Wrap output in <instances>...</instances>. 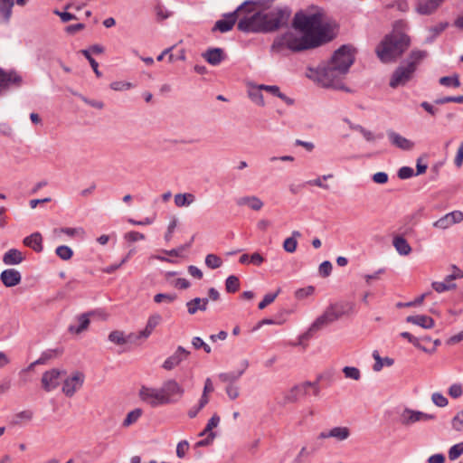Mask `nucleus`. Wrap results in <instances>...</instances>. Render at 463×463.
I'll return each instance as SVG.
<instances>
[{
    "label": "nucleus",
    "instance_id": "64",
    "mask_svg": "<svg viewBox=\"0 0 463 463\" xmlns=\"http://www.w3.org/2000/svg\"><path fill=\"white\" fill-rule=\"evenodd\" d=\"M124 238L128 241L135 242V241H137L144 240L145 239V235L143 233L138 232L132 231V232H127L125 234Z\"/></svg>",
    "mask_w": 463,
    "mask_h": 463
},
{
    "label": "nucleus",
    "instance_id": "12",
    "mask_svg": "<svg viewBox=\"0 0 463 463\" xmlns=\"http://www.w3.org/2000/svg\"><path fill=\"white\" fill-rule=\"evenodd\" d=\"M435 419L436 416L434 414H430L420 411L405 408L401 413L400 421L404 426H411L417 422L428 421Z\"/></svg>",
    "mask_w": 463,
    "mask_h": 463
},
{
    "label": "nucleus",
    "instance_id": "33",
    "mask_svg": "<svg viewBox=\"0 0 463 463\" xmlns=\"http://www.w3.org/2000/svg\"><path fill=\"white\" fill-rule=\"evenodd\" d=\"M195 201L194 194L191 193L176 194L175 195V204L177 207H188Z\"/></svg>",
    "mask_w": 463,
    "mask_h": 463
},
{
    "label": "nucleus",
    "instance_id": "16",
    "mask_svg": "<svg viewBox=\"0 0 463 463\" xmlns=\"http://www.w3.org/2000/svg\"><path fill=\"white\" fill-rule=\"evenodd\" d=\"M462 221L463 213L461 211L456 210L438 219L436 222L432 223V226L439 230H446L456 223L461 222Z\"/></svg>",
    "mask_w": 463,
    "mask_h": 463
},
{
    "label": "nucleus",
    "instance_id": "52",
    "mask_svg": "<svg viewBox=\"0 0 463 463\" xmlns=\"http://www.w3.org/2000/svg\"><path fill=\"white\" fill-rule=\"evenodd\" d=\"M431 401L436 406L440 408L446 407L449 403L448 399L440 392H433Z\"/></svg>",
    "mask_w": 463,
    "mask_h": 463
},
{
    "label": "nucleus",
    "instance_id": "26",
    "mask_svg": "<svg viewBox=\"0 0 463 463\" xmlns=\"http://www.w3.org/2000/svg\"><path fill=\"white\" fill-rule=\"evenodd\" d=\"M310 386L311 382H304L294 386L286 396V400L289 402L298 401L299 397L305 396L307 393V390L310 388Z\"/></svg>",
    "mask_w": 463,
    "mask_h": 463
},
{
    "label": "nucleus",
    "instance_id": "44",
    "mask_svg": "<svg viewBox=\"0 0 463 463\" xmlns=\"http://www.w3.org/2000/svg\"><path fill=\"white\" fill-rule=\"evenodd\" d=\"M222 260L216 254L210 253L205 257V265L212 269H218L222 266Z\"/></svg>",
    "mask_w": 463,
    "mask_h": 463
},
{
    "label": "nucleus",
    "instance_id": "21",
    "mask_svg": "<svg viewBox=\"0 0 463 463\" xmlns=\"http://www.w3.org/2000/svg\"><path fill=\"white\" fill-rule=\"evenodd\" d=\"M0 280L5 287L12 288L21 282L22 275L17 269H7L1 272Z\"/></svg>",
    "mask_w": 463,
    "mask_h": 463
},
{
    "label": "nucleus",
    "instance_id": "34",
    "mask_svg": "<svg viewBox=\"0 0 463 463\" xmlns=\"http://www.w3.org/2000/svg\"><path fill=\"white\" fill-rule=\"evenodd\" d=\"M373 357L375 361L374 364L373 365V370L374 372H380L383 367L385 366H392L394 364V361L392 358L385 357L382 358L378 353V351L373 352Z\"/></svg>",
    "mask_w": 463,
    "mask_h": 463
},
{
    "label": "nucleus",
    "instance_id": "9",
    "mask_svg": "<svg viewBox=\"0 0 463 463\" xmlns=\"http://www.w3.org/2000/svg\"><path fill=\"white\" fill-rule=\"evenodd\" d=\"M237 28L243 33H265L260 12L240 19Z\"/></svg>",
    "mask_w": 463,
    "mask_h": 463
},
{
    "label": "nucleus",
    "instance_id": "17",
    "mask_svg": "<svg viewBox=\"0 0 463 463\" xmlns=\"http://www.w3.org/2000/svg\"><path fill=\"white\" fill-rule=\"evenodd\" d=\"M189 355L190 351L186 350L183 346H178L175 353L165 360L162 367L167 371L173 370L182 362L185 361Z\"/></svg>",
    "mask_w": 463,
    "mask_h": 463
},
{
    "label": "nucleus",
    "instance_id": "5",
    "mask_svg": "<svg viewBox=\"0 0 463 463\" xmlns=\"http://www.w3.org/2000/svg\"><path fill=\"white\" fill-rule=\"evenodd\" d=\"M288 49L293 52L314 49V45L304 36L294 32H286L278 35L270 47L271 52L280 53Z\"/></svg>",
    "mask_w": 463,
    "mask_h": 463
},
{
    "label": "nucleus",
    "instance_id": "32",
    "mask_svg": "<svg viewBox=\"0 0 463 463\" xmlns=\"http://www.w3.org/2000/svg\"><path fill=\"white\" fill-rule=\"evenodd\" d=\"M392 244L400 255L406 256L411 251V247L402 236H395L393 238Z\"/></svg>",
    "mask_w": 463,
    "mask_h": 463
},
{
    "label": "nucleus",
    "instance_id": "30",
    "mask_svg": "<svg viewBox=\"0 0 463 463\" xmlns=\"http://www.w3.org/2000/svg\"><path fill=\"white\" fill-rule=\"evenodd\" d=\"M24 244L35 252H42L43 250V237L40 232H33L24 239Z\"/></svg>",
    "mask_w": 463,
    "mask_h": 463
},
{
    "label": "nucleus",
    "instance_id": "15",
    "mask_svg": "<svg viewBox=\"0 0 463 463\" xmlns=\"http://www.w3.org/2000/svg\"><path fill=\"white\" fill-rule=\"evenodd\" d=\"M65 371L56 368L46 371L42 376V386L46 392H52L60 385L61 376L65 374Z\"/></svg>",
    "mask_w": 463,
    "mask_h": 463
},
{
    "label": "nucleus",
    "instance_id": "59",
    "mask_svg": "<svg viewBox=\"0 0 463 463\" xmlns=\"http://www.w3.org/2000/svg\"><path fill=\"white\" fill-rule=\"evenodd\" d=\"M110 88L116 91L127 90L132 88V83L128 81L117 80L110 83Z\"/></svg>",
    "mask_w": 463,
    "mask_h": 463
},
{
    "label": "nucleus",
    "instance_id": "58",
    "mask_svg": "<svg viewBox=\"0 0 463 463\" xmlns=\"http://www.w3.org/2000/svg\"><path fill=\"white\" fill-rule=\"evenodd\" d=\"M448 392L454 399L459 398L463 394V387L460 383H453L449 386Z\"/></svg>",
    "mask_w": 463,
    "mask_h": 463
},
{
    "label": "nucleus",
    "instance_id": "36",
    "mask_svg": "<svg viewBox=\"0 0 463 463\" xmlns=\"http://www.w3.org/2000/svg\"><path fill=\"white\" fill-rule=\"evenodd\" d=\"M14 6V0H1L0 1V17L5 22H8Z\"/></svg>",
    "mask_w": 463,
    "mask_h": 463
},
{
    "label": "nucleus",
    "instance_id": "22",
    "mask_svg": "<svg viewBox=\"0 0 463 463\" xmlns=\"http://www.w3.org/2000/svg\"><path fill=\"white\" fill-rule=\"evenodd\" d=\"M203 58L211 65L217 66L226 59V54L222 48H209L203 54Z\"/></svg>",
    "mask_w": 463,
    "mask_h": 463
},
{
    "label": "nucleus",
    "instance_id": "54",
    "mask_svg": "<svg viewBox=\"0 0 463 463\" xmlns=\"http://www.w3.org/2000/svg\"><path fill=\"white\" fill-rule=\"evenodd\" d=\"M176 294H166V293H158L154 296V301L156 303L167 302L171 303L176 299Z\"/></svg>",
    "mask_w": 463,
    "mask_h": 463
},
{
    "label": "nucleus",
    "instance_id": "20",
    "mask_svg": "<svg viewBox=\"0 0 463 463\" xmlns=\"http://www.w3.org/2000/svg\"><path fill=\"white\" fill-rule=\"evenodd\" d=\"M162 316L158 313L151 314L146 321V327L141 330L138 335L135 336V339L148 338L153 333L154 329L162 322Z\"/></svg>",
    "mask_w": 463,
    "mask_h": 463
},
{
    "label": "nucleus",
    "instance_id": "60",
    "mask_svg": "<svg viewBox=\"0 0 463 463\" xmlns=\"http://www.w3.org/2000/svg\"><path fill=\"white\" fill-rule=\"evenodd\" d=\"M318 271L320 276L323 278H326L331 274L332 271V264L328 260L323 261L318 268Z\"/></svg>",
    "mask_w": 463,
    "mask_h": 463
},
{
    "label": "nucleus",
    "instance_id": "40",
    "mask_svg": "<svg viewBox=\"0 0 463 463\" xmlns=\"http://www.w3.org/2000/svg\"><path fill=\"white\" fill-rule=\"evenodd\" d=\"M143 411L139 408H137L131 411H129L125 420L122 422V426L125 428H128L131 426L132 424L136 423L139 418L142 416Z\"/></svg>",
    "mask_w": 463,
    "mask_h": 463
},
{
    "label": "nucleus",
    "instance_id": "49",
    "mask_svg": "<svg viewBox=\"0 0 463 463\" xmlns=\"http://www.w3.org/2000/svg\"><path fill=\"white\" fill-rule=\"evenodd\" d=\"M220 423V417L213 414L208 420L205 429L200 433V436H204L207 432H212L213 428H216Z\"/></svg>",
    "mask_w": 463,
    "mask_h": 463
},
{
    "label": "nucleus",
    "instance_id": "41",
    "mask_svg": "<svg viewBox=\"0 0 463 463\" xmlns=\"http://www.w3.org/2000/svg\"><path fill=\"white\" fill-rule=\"evenodd\" d=\"M439 82L440 85L448 88H458L461 85L459 76L458 74L441 77L439 78Z\"/></svg>",
    "mask_w": 463,
    "mask_h": 463
},
{
    "label": "nucleus",
    "instance_id": "57",
    "mask_svg": "<svg viewBox=\"0 0 463 463\" xmlns=\"http://www.w3.org/2000/svg\"><path fill=\"white\" fill-rule=\"evenodd\" d=\"M189 449V442L185 439L178 442L176 446V456L179 458H184Z\"/></svg>",
    "mask_w": 463,
    "mask_h": 463
},
{
    "label": "nucleus",
    "instance_id": "55",
    "mask_svg": "<svg viewBox=\"0 0 463 463\" xmlns=\"http://www.w3.org/2000/svg\"><path fill=\"white\" fill-rule=\"evenodd\" d=\"M33 413L30 410L20 411L15 415L14 423L18 424L23 421H30L33 419Z\"/></svg>",
    "mask_w": 463,
    "mask_h": 463
},
{
    "label": "nucleus",
    "instance_id": "31",
    "mask_svg": "<svg viewBox=\"0 0 463 463\" xmlns=\"http://www.w3.org/2000/svg\"><path fill=\"white\" fill-rule=\"evenodd\" d=\"M249 366V362L247 360H244L242 362V369L239 372H229V373H222L218 375L219 379L223 383H229L232 384V383H235L238 381L241 376L244 373L245 370Z\"/></svg>",
    "mask_w": 463,
    "mask_h": 463
},
{
    "label": "nucleus",
    "instance_id": "38",
    "mask_svg": "<svg viewBox=\"0 0 463 463\" xmlns=\"http://www.w3.org/2000/svg\"><path fill=\"white\" fill-rule=\"evenodd\" d=\"M328 436L342 441L350 436V430L347 427H334L328 431Z\"/></svg>",
    "mask_w": 463,
    "mask_h": 463
},
{
    "label": "nucleus",
    "instance_id": "53",
    "mask_svg": "<svg viewBox=\"0 0 463 463\" xmlns=\"http://www.w3.org/2000/svg\"><path fill=\"white\" fill-rule=\"evenodd\" d=\"M109 340L117 345H124L127 343L124 334L121 331H112L109 335Z\"/></svg>",
    "mask_w": 463,
    "mask_h": 463
},
{
    "label": "nucleus",
    "instance_id": "6",
    "mask_svg": "<svg viewBox=\"0 0 463 463\" xmlns=\"http://www.w3.org/2000/svg\"><path fill=\"white\" fill-rule=\"evenodd\" d=\"M265 33H273L288 25L291 10L288 6H277L269 11L260 12Z\"/></svg>",
    "mask_w": 463,
    "mask_h": 463
},
{
    "label": "nucleus",
    "instance_id": "28",
    "mask_svg": "<svg viewBox=\"0 0 463 463\" xmlns=\"http://www.w3.org/2000/svg\"><path fill=\"white\" fill-rule=\"evenodd\" d=\"M406 321L425 329H430L435 325L434 320L426 315L409 316L407 317Z\"/></svg>",
    "mask_w": 463,
    "mask_h": 463
},
{
    "label": "nucleus",
    "instance_id": "10",
    "mask_svg": "<svg viewBox=\"0 0 463 463\" xmlns=\"http://www.w3.org/2000/svg\"><path fill=\"white\" fill-rule=\"evenodd\" d=\"M250 2L246 1L242 3L241 5H239L233 12L227 13L223 14V18L216 21L214 26L213 27V32H221V33H227L231 31L237 19H238V14L244 10L245 5H247Z\"/></svg>",
    "mask_w": 463,
    "mask_h": 463
},
{
    "label": "nucleus",
    "instance_id": "42",
    "mask_svg": "<svg viewBox=\"0 0 463 463\" xmlns=\"http://www.w3.org/2000/svg\"><path fill=\"white\" fill-rule=\"evenodd\" d=\"M55 232H61L70 237H84L85 231L81 227H76V228H71V227H65L61 228L59 230H55Z\"/></svg>",
    "mask_w": 463,
    "mask_h": 463
},
{
    "label": "nucleus",
    "instance_id": "47",
    "mask_svg": "<svg viewBox=\"0 0 463 463\" xmlns=\"http://www.w3.org/2000/svg\"><path fill=\"white\" fill-rule=\"evenodd\" d=\"M281 289L278 288L274 293H268L264 296L263 299L259 303L258 307L264 309L268 305L271 304L280 293Z\"/></svg>",
    "mask_w": 463,
    "mask_h": 463
},
{
    "label": "nucleus",
    "instance_id": "29",
    "mask_svg": "<svg viewBox=\"0 0 463 463\" xmlns=\"http://www.w3.org/2000/svg\"><path fill=\"white\" fill-rule=\"evenodd\" d=\"M24 260V256L17 249H10L3 255V262L5 265H18Z\"/></svg>",
    "mask_w": 463,
    "mask_h": 463
},
{
    "label": "nucleus",
    "instance_id": "2",
    "mask_svg": "<svg viewBox=\"0 0 463 463\" xmlns=\"http://www.w3.org/2000/svg\"><path fill=\"white\" fill-rule=\"evenodd\" d=\"M292 24L314 45V48L330 42L335 37L331 24L324 21L323 11L317 7H313L311 11L298 12Z\"/></svg>",
    "mask_w": 463,
    "mask_h": 463
},
{
    "label": "nucleus",
    "instance_id": "13",
    "mask_svg": "<svg viewBox=\"0 0 463 463\" xmlns=\"http://www.w3.org/2000/svg\"><path fill=\"white\" fill-rule=\"evenodd\" d=\"M160 388L167 404L176 402L184 393V389L174 379L164 382Z\"/></svg>",
    "mask_w": 463,
    "mask_h": 463
},
{
    "label": "nucleus",
    "instance_id": "1",
    "mask_svg": "<svg viewBox=\"0 0 463 463\" xmlns=\"http://www.w3.org/2000/svg\"><path fill=\"white\" fill-rule=\"evenodd\" d=\"M354 53L355 50L351 45H342L334 52L326 65L318 67L316 71L311 70V71L323 87L342 90L344 89L342 78L354 63Z\"/></svg>",
    "mask_w": 463,
    "mask_h": 463
},
{
    "label": "nucleus",
    "instance_id": "50",
    "mask_svg": "<svg viewBox=\"0 0 463 463\" xmlns=\"http://www.w3.org/2000/svg\"><path fill=\"white\" fill-rule=\"evenodd\" d=\"M435 104L442 105L449 102H455L458 104H463V95L462 96H447L443 98H439L435 99Z\"/></svg>",
    "mask_w": 463,
    "mask_h": 463
},
{
    "label": "nucleus",
    "instance_id": "27",
    "mask_svg": "<svg viewBox=\"0 0 463 463\" xmlns=\"http://www.w3.org/2000/svg\"><path fill=\"white\" fill-rule=\"evenodd\" d=\"M209 298H194L186 302L187 312L190 315H194L197 311H205L207 309Z\"/></svg>",
    "mask_w": 463,
    "mask_h": 463
},
{
    "label": "nucleus",
    "instance_id": "24",
    "mask_svg": "<svg viewBox=\"0 0 463 463\" xmlns=\"http://www.w3.org/2000/svg\"><path fill=\"white\" fill-rule=\"evenodd\" d=\"M235 203L238 206H248L253 211H260L264 203L255 195H246L236 198Z\"/></svg>",
    "mask_w": 463,
    "mask_h": 463
},
{
    "label": "nucleus",
    "instance_id": "48",
    "mask_svg": "<svg viewBox=\"0 0 463 463\" xmlns=\"http://www.w3.org/2000/svg\"><path fill=\"white\" fill-rule=\"evenodd\" d=\"M463 454V442L453 445L449 450V458L455 460Z\"/></svg>",
    "mask_w": 463,
    "mask_h": 463
},
{
    "label": "nucleus",
    "instance_id": "4",
    "mask_svg": "<svg viewBox=\"0 0 463 463\" xmlns=\"http://www.w3.org/2000/svg\"><path fill=\"white\" fill-rule=\"evenodd\" d=\"M427 56L426 51L412 50L392 72L389 82L390 87L396 89L399 86L406 85L413 79L418 67Z\"/></svg>",
    "mask_w": 463,
    "mask_h": 463
},
{
    "label": "nucleus",
    "instance_id": "51",
    "mask_svg": "<svg viewBox=\"0 0 463 463\" xmlns=\"http://www.w3.org/2000/svg\"><path fill=\"white\" fill-rule=\"evenodd\" d=\"M451 426L457 431H463V410L453 417Z\"/></svg>",
    "mask_w": 463,
    "mask_h": 463
},
{
    "label": "nucleus",
    "instance_id": "23",
    "mask_svg": "<svg viewBox=\"0 0 463 463\" xmlns=\"http://www.w3.org/2000/svg\"><path fill=\"white\" fill-rule=\"evenodd\" d=\"M444 2V0H419L416 11L422 15L433 14Z\"/></svg>",
    "mask_w": 463,
    "mask_h": 463
},
{
    "label": "nucleus",
    "instance_id": "45",
    "mask_svg": "<svg viewBox=\"0 0 463 463\" xmlns=\"http://www.w3.org/2000/svg\"><path fill=\"white\" fill-rule=\"evenodd\" d=\"M56 255L62 260H69L73 255V250L66 245L58 246L55 250Z\"/></svg>",
    "mask_w": 463,
    "mask_h": 463
},
{
    "label": "nucleus",
    "instance_id": "8",
    "mask_svg": "<svg viewBox=\"0 0 463 463\" xmlns=\"http://www.w3.org/2000/svg\"><path fill=\"white\" fill-rule=\"evenodd\" d=\"M140 400L151 407H158L167 404L166 398L164 397L161 388L141 386L138 392Z\"/></svg>",
    "mask_w": 463,
    "mask_h": 463
},
{
    "label": "nucleus",
    "instance_id": "3",
    "mask_svg": "<svg viewBox=\"0 0 463 463\" xmlns=\"http://www.w3.org/2000/svg\"><path fill=\"white\" fill-rule=\"evenodd\" d=\"M411 38L399 30L397 24L387 33L375 48L378 59L383 63L396 61L410 47Z\"/></svg>",
    "mask_w": 463,
    "mask_h": 463
},
{
    "label": "nucleus",
    "instance_id": "11",
    "mask_svg": "<svg viewBox=\"0 0 463 463\" xmlns=\"http://www.w3.org/2000/svg\"><path fill=\"white\" fill-rule=\"evenodd\" d=\"M85 375L82 372L75 371L63 381L61 392L67 397H72L83 385Z\"/></svg>",
    "mask_w": 463,
    "mask_h": 463
},
{
    "label": "nucleus",
    "instance_id": "37",
    "mask_svg": "<svg viewBox=\"0 0 463 463\" xmlns=\"http://www.w3.org/2000/svg\"><path fill=\"white\" fill-rule=\"evenodd\" d=\"M60 354L57 349H48L42 353L41 356L32 363L29 368H33L36 364H44L50 359L56 357Z\"/></svg>",
    "mask_w": 463,
    "mask_h": 463
},
{
    "label": "nucleus",
    "instance_id": "62",
    "mask_svg": "<svg viewBox=\"0 0 463 463\" xmlns=\"http://www.w3.org/2000/svg\"><path fill=\"white\" fill-rule=\"evenodd\" d=\"M414 175V171L410 166H402L398 170V177L400 179H409L412 177Z\"/></svg>",
    "mask_w": 463,
    "mask_h": 463
},
{
    "label": "nucleus",
    "instance_id": "19",
    "mask_svg": "<svg viewBox=\"0 0 463 463\" xmlns=\"http://www.w3.org/2000/svg\"><path fill=\"white\" fill-rule=\"evenodd\" d=\"M387 136L390 143L397 148L404 151H410L414 147V143L411 140L402 137L392 129L387 130Z\"/></svg>",
    "mask_w": 463,
    "mask_h": 463
},
{
    "label": "nucleus",
    "instance_id": "35",
    "mask_svg": "<svg viewBox=\"0 0 463 463\" xmlns=\"http://www.w3.org/2000/svg\"><path fill=\"white\" fill-rule=\"evenodd\" d=\"M299 237H301V233L298 231H293L292 235L287 238L283 242L284 250L288 253L295 252L298 247L297 239Z\"/></svg>",
    "mask_w": 463,
    "mask_h": 463
},
{
    "label": "nucleus",
    "instance_id": "46",
    "mask_svg": "<svg viewBox=\"0 0 463 463\" xmlns=\"http://www.w3.org/2000/svg\"><path fill=\"white\" fill-rule=\"evenodd\" d=\"M343 373L345 378L359 381L361 379V372L357 367L354 366H345Z\"/></svg>",
    "mask_w": 463,
    "mask_h": 463
},
{
    "label": "nucleus",
    "instance_id": "39",
    "mask_svg": "<svg viewBox=\"0 0 463 463\" xmlns=\"http://www.w3.org/2000/svg\"><path fill=\"white\" fill-rule=\"evenodd\" d=\"M261 90H262V89H260L259 85H253L249 90V97L254 103H256L259 106L263 107L265 105V102H264V98L261 93Z\"/></svg>",
    "mask_w": 463,
    "mask_h": 463
},
{
    "label": "nucleus",
    "instance_id": "56",
    "mask_svg": "<svg viewBox=\"0 0 463 463\" xmlns=\"http://www.w3.org/2000/svg\"><path fill=\"white\" fill-rule=\"evenodd\" d=\"M315 292V288L313 286H307L306 288H298L295 292V297L298 299H303L308 296H311Z\"/></svg>",
    "mask_w": 463,
    "mask_h": 463
},
{
    "label": "nucleus",
    "instance_id": "43",
    "mask_svg": "<svg viewBox=\"0 0 463 463\" xmlns=\"http://www.w3.org/2000/svg\"><path fill=\"white\" fill-rule=\"evenodd\" d=\"M240 288V280L234 275L229 276L225 280V289L229 293H235Z\"/></svg>",
    "mask_w": 463,
    "mask_h": 463
},
{
    "label": "nucleus",
    "instance_id": "63",
    "mask_svg": "<svg viewBox=\"0 0 463 463\" xmlns=\"http://www.w3.org/2000/svg\"><path fill=\"white\" fill-rule=\"evenodd\" d=\"M177 223H178V220L175 217H174L170 221L168 227H167V231L165 234V240L166 241H169L172 239L173 233L177 226Z\"/></svg>",
    "mask_w": 463,
    "mask_h": 463
},
{
    "label": "nucleus",
    "instance_id": "61",
    "mask_svg": "<svg viewBox=\"0 0 463 463\" xmlns=\"http://www.w3.org/2000/svg\"><path fill=\"white\" fill-rule=\"evenodd\" d=\"M156 14L158 20H165L172 15V12L168 11L161 5L156 6Z\"/></svg>",
    "mask_w": 463,
    "mask_h": 463
},
{
    "label": "nucleus",
    "instance_id": "25",
    "mask_svg": "<svg viewBox=\"0 0 463 463\" xmlns=\"http://www.w3.org/2000/svg\"><path fill=\"white\" fill-rule=\"evenodd\" d=\"M78 325H70L68 327V331L71 334H80L88 329L90 320V313L80 314L76 317Z\"/></svg>",
    "mask_w": 463,
    "mask_h": 463
},
{
    "label": "nucleus",
    "instance_id": "14",
    "mask_svg": "<svg viewBox=\"0 0 463 463\" xmlns=\"http://www.w3.org/2000/svg\"><path fill=\"white\" fill-rule=\"evenodd\" d=\"M453 272L445 277L443 281H434L431 284L432 288L438 292L442 293L451 289H455L457 285L453 282L455 279H463V270L457 266H452Z\"/></svg>",
    "mask_w": 463,
    "mask_h": 463
},
{
    "label": "nucleus",
    "instance_id": "7",
    "mask_svg": "<svg viewBox=\"0 0 463 463\" xmlns=\"http://www.w3.org/2000/svg\"><path fill=\"white\" fill-rule=\"evenodd\" d=\"M353 311L354 306L351 303L332 304L311 324V330H320L341 317L353 313Z\"/></svg>",
    "mask_w": 463,
    "mask_h": 463
},
{
    "label": "nucleus",
    "instance_id": "18",
    "mask_svg": "<svg viewBox=\"0 0 463 463\" xmlns=\"http://www.w3.org/2000/svg\"><path fill=\"white\" fill-rule=\"evenodd\" d=\"M22 82V77L15 71H5L0 69V95L3 94L11 84L19 86Z\"/></svg>",
    "mask_w": 463,
    "mask_h": 463
}]
</instances>
